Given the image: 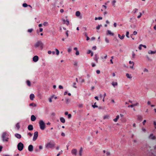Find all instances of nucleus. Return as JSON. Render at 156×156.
Returning a JSON list of instances; mask_svg holds the SVG:
<instances>
[{"label": "nucleus", "mask_w": 156, "mask_h": 156, "mask_svg": "<svg viewBox=\"0 0 156 156\" xmlns=\"http://www.w3.org/2000/svg\"><path fill=\"white\" fill-rule=\"evenodd\" d=\"M68 117L69 119H70L71 117V114H69L68 115Z\"/></svg>", "instance_id": "nucleus-53"}, {"label": "nucleus", "mask_w": 156, "mask_h": 156, "mask_svg": "<svg viewBox=\"0 0 156 156\" xmlns=\"http://www.w3.org/2000/svg\"><path fill=\"white\" fill-rule=\"evenodd\" d=\"M33 146L32 145H30L28 147V150L29 151L31 152L33 151Z\"/></svg>", "instance_id": "nucleus-8"}, {"label": "nucleus", "mask_w": 156, "mask_h": 156, "mask_svg": "<svg viewBox=\"0 0 156 156\" xmlns=\"http://www.w3.org/2000/svg\"><path fill=\"white\" fill-rule=\"evenodd\" d=\"M137 119L138 120H142V117L140 115H138L137 116Z\"/></svg>", "instance_id": "nucleus-25"}, {"label": "nucleus", "mask_w": 156, "mask_h": 156, "mask_svg": "<svg viewBox=\"0 0 156 156\" xmlns=\"http://www.w3.org/2000/svg\"><path fill=\"white\" fill-rule=\"evenodd\" d=\"M119 115H117L116 117V118L114 119L113 120L115 122H116L118 119L119 118Z\"/></svg>", "instance_id": "nucleus-23"}, {"label": "nucleus", "mask_w": 156, "mask_h": 156, "mask_svg": "<svg viewBox=\"0 0 156 156\" xmlns=\"http://www.w3.org/2000/svg\"><path fill=\"white\" fill-rule=\"evenodd\" d=\"M77 151L76 149H74L72 151L71 153L72 154L76 155L77 154Z\"/></svg>", "instance_id": "nucleus-10"}, {"label": "nucleus", "mask_w": 156, "mask_h": 156, "mask_svg": "<svg viewBox=\"0 0 156 156\" xmlns=\"http://www.w3.org/2000/svg\"><path fill=\"white\" fill-rule=\"evenodd\" d=\"M84 81H85L84 79H82V80H81V83H83Z\"/></svg>", "instance_id": "nucleus-61"}, {"label": "nucleus", "mask_w": 156, "mask_h": 156, "mask_svg": "<svg viewBox=\"0 0 156 156\" xmlns=\"http://www.w3.org/2000/svg\"><path fill=\"white\" fill-rule=\"evenodd\" d=\"M100 73V71L99 70H96V73L98 74H99Z\"/></svg>", "instance_id": "nucleus-54"}, {"label": "nucleus", "mask_w": 156, "mask_h": 156, "mask_svg": "<svg viewBox=\"0 0 156 156\" xmlns=\"http://www.w3.org/2000/svg\"><path fill=\"white\" fill-rule=\"evenodd\" d=\"M66 103H67L68 102H69L70 101V100L68 99H66Z\"/></svg>", "instance_id": "nucleus-56"}, {"label": "nucleus", "mask_w": 156, "mask_h": 156, "mask_svg": "<svg viewBox=\"0 0 156 156\" xmlns=\"http://www.w3.org/2000/svg\"><path fill=\"white\" fill-rule=\"evenodd\" d=\"M83 149L82 147H81L80 148V149L79 151V155L80 156H82V152H83Z\"/></svg>", "instance_id": "nucleus-21"}, {"label": "nucleus", "mask_w": 156, "mask_h": 156, "mask_svg": "<svg viewBox=\"0 0 156 156\" xmlns=\"http://www.w3.org/2000/svg\"><path fill=\"white\" fill-rule=\"evenodd\" d=\"M58 88L60 89H63V87L62 85H59L58 86Z\"/></svg>", "instance_id": "nucleus-49"}, {"label": "nucleus", "mask_w": 156, "mask_h": 156, "mask_svg": "<svg viewBox=\"0 0 156 156\" xmlns=\"http://www.w3.org/2000/svg\"><path fill=\"white\" fill-rule=\"evenodd\" d=\"M68 32H69V31L68 30L66 31V35L67 37H68L69 36Z\"/></svg>", "instance_id": "nucleus-43"}, {"label": "nucleus", "mask_w": 156, "mask_h": 156, "mask_svg": "<svg viewBox=\"0 0 156 156\" xmlns=\"http://www.w3.org/2000/svg\"><path fill=\"white\" fill-rule=\"evenodd\" d=\"M132 53V57L133 58H134L135 55V54L134 53V52L133 51Z\"/></svg>", "instance_id": "nucleus-38"}, {"label": "nucleus", "mask_w": 156, "mask_h": 156, "mask_svg": "<svg viewBox=\"0 0 156 156\" xmlns=\"http://www.w3.org/2000/svg\"><path fill=\"white\" fill-rule=\"evenodd\" d=\"M126 36L127 38H129V32L127 31L126 32Z\"/></svg>", "instance_id": "nucleus-34"}, {"label": "nucleus", "mask_w": 156, "mask_h": 156, "mask_svg": "<svg viewBox=\"0 0 156 156\" xmlns=\"http://www.w3.org/2000/svg\"><path fill=\"white\" fill-rule=\"evenodd\" d=\"M49 101L50 102H52V100H51V98H49Z\"/></svg>", "instance_id": "nucleus-62"}, {"label": "nucleus", "mask_w": 156, "mask_h": 156, "mask_svg": "<svg viewBox=\"0 0 156 156\" xmlns=\"http://www.w3.org/2000/svg\"><path fill=\"white\" fill-rule=\"evenodd\" d=\"M96 46H93L92 47V49L93 50H96Z\"/></svg>", "instance_id": "nucleus-46"}, {"label": "nucleus", "mask_w": 156, "mask_h": 156, "mask_svg": "<svg viewBox=\"0 0 156 156\" xmlns=\"http://www.w3.org/2000/svg\"><path fill=\"white\" fill-rule=\"evenodd\" d=\"M63 152V151L62 150H61L60 152H59V153H58L57 155V156H59L61 154H62V152Z\"/></svg>", "instance_id": "nucleus-44"}, {"label": "nucleus", "mask_w": 156, "mask_h": 156, "mask_svg": "<svg viewBox=\"0 0 156 156\" xmlns=\"http://www.w3.org/2000/svg\"><path fill=\"white\" fill-rule=\"evenodd\" d=\"M112 85L115 87V86H116L117 85V83L116 82H113L112 83Z\"/></svg>", "instance_id": "nucleus-24"}, {"label": "nucleus", "mask_w": 156, "mask_h": 156, "mask_svg": "<svg viewBox=\"0 0 156 156\" xmlns=\"http://www.w3.org/2000/svg\"><path fill=\"white\" fill-rule=\"evenodd\" d=\"M15 136L18 139H20L21 137V135L18 134V133H16L15 134Z\"/></svg>", "instance_id": "nucleus-16"}, {"label": "nucleus", "mask_w": 156, "mask_h": 156, "mask_svg": "<svg viewBox=\"0 0 156 156\" xmlns=\"http://www.w3.org/2000/svg\"><path fill=\"white\" fill-rule=\"evenodd\" d=\"M28 6L26 3H24L23 4V6L24 7H26Z\"/></svg>", "instance_id": "nucleus-37"}, {"label": "nucleus", "mask_w": 156, "mask_h": 156, "mask_svg": "<svg viewBox=\"0 0 156 156\" xmlns=\"http://www.w3.org/2000/svg\"><path fill=\"white\" fill-rule=\"evenodd\" d=\"M91 51L90 50H89L88 51V52H87V53L88 54H90V53H91Z\"/></svg>", "instance_id": "nucleus-63"}, {"label": "nucleus", "mask_w": 156, "mask_h": 156, "mask_svg": "<svg viewBox=\"0 0 156 156\" xmlns=\"http://www.w3.org/2000/svg\"><path fill=\"white\" fill-rule=\"evenodd\" d=\"M96 103L95 102L94 103V105H92V107H93V108H98V107L97 105H96Z\"/></svg>", "instance_id": "nucleus-29"}, {"label": "nucleus", "mask_w": 156, "mask_h": 156, "mask_svg": "<svg viewBox=\"0 0 156 156\" xmlns=\"http://www.w3.org/2000/svg\"><path fill=\"white\" fill-rule=\"evenodd\" d=\"M27 83L28 86H31V83L29 80L27 81Z\"/></svg>", "instance_id": "nucleus-27"}, {"label": "nucleus", "mask_w": 156, "mask_h": 156, "mask_svg": "<svg viewBox=\"0 0 156 156\" xmlns=\"http://www.w3.org/2000/svg\"><path fill=\"white\" fill-rule=\"evenodd\" d=\"M77 64H78L77 62H74V66H77Z\"/></svg>", "instance_id": "nucleus-52"}, {"label": "nucleus", "mask_w": 156, "mask_h": 156, "mask_svg": "<svg viewBox=\"0 0 156 156\" xmlns=\"http://www.w3.org/2000/svg\"><path fill=\"white\" fill-rule=\"evenodd\" d=\"M118 36L119 37L121 40L123 39L125 37V35L124 34H122V36H121L119 34Z\"/></svg>", "instance_id": "nucleus-22"}, {"label": "nucleus", "mask_w": 156, "mask_h": 156, "mask_svg": "<svg viewBox=\"0 0 156 156\" xmlns=\"http://www.w3.org/2000/svg\"><path fill=\"white\" fill-rule=\"evenodd\" d=\"M126 76L128 78L130 79H131L132 78L131 75V74H129V73H128L126 74Z\"/></svg>", "instance_id": "nucleus-20"}, {"label": "nucleus", "mask_w": 156, "mask_h": 156, "mask_svg": "<svg viewBox=\"0 0 156 156\" xmlns=\"http://www.w3.org/2000/svg\"><path fill=\"white\" fill-rule=\"evenodd\" d=\"M66 21L67 22V23H66V24L67 25H68L69 24V21L67 19L66 20Z\"/></svg>", "instance_id": "nucleus-48"}, {"label": "nucleus", "mask_w": 156, "mask_h": 156, "mask_svg": "<svg viewBox=\"0 0 156 156\" xmlns=\"http://www.w3.org/2000/svg\"><path fill=\"white\" fill-rule=\"evenodd\" d=\"M34 97H35L34 95V94H31L30 95V99L31 100H34Z\"/></svg>", "instance_id": "nucleus-14"}, {"label": "nucleus", "mask_w": 156, "mask_h": 156, "mask_svg": "<svg viewBox=\"0 0 156 156\" xmlns=\"http://www.w3.org/2000/svg\"><path fill=\"white\" fill-rule=\"evenodd\" d=\"M28 135L30 136H32V134L30 133H28Z\"/></svg>", "instance_id": "nucleus-59"}, {"label": "nucleus", "mask_w": 156, "mask_h": 156, "mask_svg": "<svg viewBox=\"0 0 156 156\" xmlns=\"http://www.w3.org/2000/svg\"><path fill=\"white\" fill-rule=\"evenodd\" d=\"M102 25H101V24L99 25L98 26H97L96 27V28L97 30H99L100 29V27H102Z\"/></svg>", "instance_id": "nucleus-33"}, {"label": "nucleus", "mask_w": 156, "mask_h": 156, "mask_svg": "<svg viewBox=\"0 0 156 156\" xmlns=\"http://www.w3.org/2000/svg\"><path fill=\"white\" fill-rule=\"evenodd\" d=\"M105 42L107 43H109V40L107 39V38H105Z\"/></svg>", "instance_id": "nucleus-40"}, {"label": "nucleus", "mask_w": 156, "mask_h": 156, "mask_svg": "<svg viewBox=\"0 0 156 156\" xmlns=\"http://www.w3.org/2000/svg\"><path fill=\"white\" fill-rule=\"evenodd\" d=\"M38 60V57L37 55L34 56L33 58V61L35 62H36Z\"/></svg>", "instance_id": "nucleus-9"}, {"label": "nucleus", "mask_w": 156, "mask_h": 156, "mask_svg": "<svg viewBox=\"0 0 156 156\" xmlns=\"http://www.w3.org/2000/svg\"><path fill=\"white\" fill-rule=\"evenodd\" d=\"M107 34H109L112 36H113L114 35V34L113 33H112L111 31L109 30H108L107 31Z\"/></svg>", "instance_id": "nucleus-15"}, {"label": "nucleus", "mask_w": 156, "mask_h": 156, "mask_svg": "<svg viewBox=\"0 0 156 156\" xmlns=\"http://www.w3.org/2000/svg\"><path fill=\"white\" fill-rule=\"evenodd\" d=\"M148 71V70L146 69H145L144 70V72H147Z\"/></svg>", "instance_id": "nucleus-57"}, {"label": "nucleus", "mask_w": 156, "mask_h": 156, "mask_svg": "<svg viewBox=\"0 0 156 156\" xmlns=\"http://www.w3.org/2000/svg\"><path fill=\"white\" fill-rule=\"evenodd\" d=\"M33 29H29L28 30V31L29 33H31L32 32Z\"/></svg>", "instance_id": "nucleus-42"}, {"label": "nucleus", "mask_w": 156, "mask_h": 156, "mask_svg": "<svg viewBox=\"0 0 156 156\" xmlns=\"http://www.w3.org/2000/svg\"><path fill=\"white\" fill-rule=\"evenodd\" d=\"M16 126L17 128L18 129H19L20 128V126L18 123L16 124Z\"/></svg>", "instance_id": "nucleus-36"}, {"label": "nucleus", "mask_w": 156, "mask_h": 156, "mask_svg": "<svg viewBox=\"0 0 156 156\" xmlns=\"http://www.w3.org/2000/svg\"><path fill=\"white\" fill-rule=\"evenodd\" d=\"M55 145V144L50 142L45 145V147L47 148H52L54 147Z\"/></svg>", "instance_id": "nucleus-5"}, {"label": "nucleus", "mask_w": 156, "mask_h": 156, "mask_svg": "<svg viewBox=\"0 0 156 156\" xmlns=\"http://www.w3.org/2000/svg\"><path fill=\"white\" fill-rule=\"evenodd\" d=\"M38 136V132L37 131H36L34 133V135L33 140L34 141H35V140H37V139Z\"/></svg>", "instance_id": "nucleus-6"}, {"label": "nucleus", "mask_w": 156, "mask_h": 156, "mask_svg": "<svg viewBox=\"0 0 156 156\" xmlns=\"http://www.w3.org/2000/svg\"><path fill=\"white\" fill-rule=\"evenodd\" d=\"M137 34V32L135 31H134L133 32V34L134 35H136Z\"/></svg>", "instance_id": "nucleus-51"}, {"label": "nucleus", "mask_w": 156, "mask_h": 156, "mask_svg": "<svg viewBox=\"0 0 156 156\" xmlns=\"http://www.w3.org/2000/svg\"><path fill=\"white\" fill-rule=\"evenodd\" d=\"M148 138L149 139L154 140L155 139L156 137L153 134H151L148 136Z\"/></svg>", "instance_id": "nucleus-7"}, {"label": "nucleus", "mask_w": 156, "mask_h": 156, "mask_svg": "<svg viewBox=\"0 0 156 156\" xmlns=\"http://www.w3.org/2000/svg\"><path fill=\"white\" fill-rule=\"evenodd\" d=\"M95 38L94 37H92L91 38V40L92 41L94 40H95Z\"/></svg>", "instance_id": "nucleus-60"}, {"label": "nucleus", "mask_w": 156, "mask_h": 156, "mask_svg": "<svg viewBox=\"0 0 156 156\" xmlns=\"http://www.w3.org/2000/svg\"><path fill=\"white\" fill-rule=\"evenodd\" d=\"M139 105V103H136V104H133L132 105H129L128 106V108H129V107L132 108L133 107L136 106H137V105Z\"/></svg>", "instance_id": "nucleus-11"}, {"label": "nucleus", "mask_w": 156, "mask_h": 156, "mask_svg": "<svg viewBox=\"0 0 156 156\" xmlns=\"http://www.w3.org/2000/svg\"><path fill=\"white\" fill-rule=\"evenodd\" d=\"M43 44L41 41H38L35 44L34 46L35 48H37L40 46L41 48L42 49L43 48Z\"/></svg>", "instance_id": "nucleus-3"}, {"label": "nucleus", "mask_w": 156, "mask_h": 156, "mask_svg": "<svg viewBox=\"0 0 156 156\" xmlns=\"http://www.w3.org/2000/svg\"><path fill=\"white\" fill-rule=\"evenodd\" d=\"M17 147L18 150L21 151H22L24 145L22 143L20 142L18 144Z\"/></svg>", "instance_id": "nucleus-4"}, {"label": "nucleus", "mask_w": 156, "mask_h": 156, "mask_svg": "<svg viewBox=\"0 0 156 156\" xmlns=\"http://www.w3.org/2000/svg\"><path fill=\"white\" fill-rule=\"evenodd\" d=\"M28 129L29 130H32L33 129V126L31 125H30L28 126Z\"/></svg>", "instance_id": "nucleus-12"}, {"label": "nucleus", "mask_w": 156, "mask_h": 156, "mask_svg": "<svg viewBox=\"0 0 156 156\" xmlns=\"http://www.w3.org/2000/svg\"><path fill=\"white\" fill-rule=\"evenodd\" d=\"M142 44H140V45L139 46V49L140 50H141V49H142L141 47H142Z\"/></svg>", "instance_id": "nucleus-45"}, {"label": "nucleus", "mask_w": 156, "mask_h": 156, "mask_svg": "<svg viewBox=\"0 0 156 156\" xmlns=\"http://www.w3.org/2000/svg\"><path fill=\"white\" fill-rule=\"evenodd\" d=\"M99 58L98 57H94V60L95 61H96V63H98V59Z\"/></svg>", "instance_id": "nucleus-31"}, {"label": "nucleus", "mask_w": 156, "mask_h": 156, "mask_svg": "<svg viewBox=\"0 0 156 156\" xmlns=\"http://www.w3.org/2000/svg\"><path fill=\"white\" fill-rule=\"evenodd\" d=\"M83 105L82 104H80L79 105H78V106L80 108H81L83 107Z\"/></svg>", "instance_id": "nucleus-47"}, {"label": "nucleus", "mask_w": 156, "mask_h": 156, "mask_svg": "<svg viewBox=\"0 0 156 156\" xmlns=\"http://www.w3.org/2000/svg\"><path fill=\"white\" fill-rule=\"evenodd\" d=\"M9 136V134L6 132H4L2 136V138L3 141H8L9 138L8 136Z\"/></svg>", "instance_id": "nucleus-1"}, {"label": "nucleus", "mask_w": 156, "mask_h": 156, "mask_svg": "<svg viewBox=\"0 0 156 156\" xmlns=\"http://www.w3.org/2000/svg\"><path fill=\"white\" fill-rule=\"evenodd\" d=\"M60 121L62 123H64L65 122V120L63 117H61L60 119Z\"/></svg>", "instance_id": "nucleus-18"}, {"label": "nucleus", "mask_w": 156, "mask_h": 156, "mask_svg": "<svg viewBox=\"0 0 156 156\" xmlns=\"http://www.w3.org/2000/svg\"><path fill=\"white\" fill-rule=\"evenodd\" d=\"M80 12L79 11H77L76 12V16L77 17H79L80 16Z\"/></svg>", "instance_id": "nucleus-19"}, {"label": "nucleus", "mask_w": 156, "mask_h": 156, "mask_svg": "<svg viewBox=\"0 0 156 156\" xmlns=\"http://www.w3.org/2000/svg\"><path fill=\"white\" fill-rule=\"evenodd\" d=\"M40 128L42 130H44L45 128V124L42 120H40L39 122Z\"/></svg>", "instance_id": "nucleus-2"}, {"label": "nucleus", "mask_w": 156, "mask_h": 156, "mask_svg": "<svg viewBox=\"0 0 156 156\" xmlns=\"http://www.w3.org/2000/svg\"><path fill=\"white\" fill-rule=\"evenodd\" d=\"M138 9H135L134 11V13H135L137 11Z\"/></svg>", "instance_id": "nucleus-58"}, {"label": "nucleus", "mask_w": 156, "mask_h": 156, "mask_svg": "<svg viewBox=\"0 0 156 156\" xmlns=\"http://www.w3.org/2000/svg\"><path fill=\"white\" fill-rule=\"evenodd\" d=\"M31 119L32 121H34L36 119V117L34 115H32L31 116Z\"/></svg>", "instance_id": "nucleus-13"}, {"label": "nucleus", "mask_w": 156, "mask_h": 156, "mask_svg": "<svg viewBox=\"0 0 156 156\" xmlns=\"http://www.w3.org/2000/svg\"><path fill=\"white\" fill-rule=\"evenodd\" d=\"M156 53V51H152L149 50L148 51V53L150 54H155Z\"/></svg>", "instance_id": "nucleus-17"}, {"label": "nucleus", "mask_w": 156, "mask_h": 156, "mask_svg": "<svg viewBox=\"0 0 156 156\" xmlns=\"http://www.w3.org/2000/svg\"><path fill=\"white\" fill-rule=\"evenodd\" d=\"M29 106H34L36 107V104H34V103H32L29 105Z\"/></svg>", "instance_id": "nucleus-35"}, {"label": "nucleus", "mask_w": 156, "mask_h": 156, "mask_svg": "<svg viewBox=\"0 0 156 156\" xmlns=\"http://www.w3.org/2000/svg\"><path fill=\"white\" fill-rule=\"evenodd\" d=\"M116 2V1L115 0H113L112 2V5H113V6L114 7H115V3Z\"/></svg>", "instance_id": "nucleus-26"}, {"label": "nucleus", "mask_w": 156, "mask_h": 156, "mask_svg": "<svg viewBox=\"0 0 156 156\" xmlns=\"http://www.w3.org/2000/svg\"><path fill=\"white\" fill-rule=\"evenodd\" d=\"M109 118V116L108 115H105V116L104 117V119H108Z\"/></svg>", "instance_id": "nucleus-41"}, {"label": "nucleus", "mask_w": 156, "mask_h": 156, "mask_svg": "<svg viewBox=\"0 0 156 156\" xmlns=\"http://www.w3.org/2000/svg\"><path fill=\"white\" fill-rule=\"evenodd\" d=\"M110 153L109 152H107L106 153V154L107 155H110Z\"/></svg>", "instance_id": "nucleus-64"}, {"label": "nucleus", "mask_w": 156, "mask_h": 156, "mask_svg": "<svg viewBox=\"0 0 156 156\" xmlns=\"http://www.w3.org/2000/svg\"><path fill=\"white\" fill-rule=\"evenodd\" d=\"M71 50L72 49L71 48H69L68 51V52L69 53L71 51Z\"/></svg>", "instance_id": "nucleus-55"}, {"label": "nucleus", "mask_w": 156, "mask_h": 156, "mask_svg": "<svg viewBox=\"0 0 156 156\" xmlns=\"http://www.w3.org/2000/svg\"><path fill=\"white\" fill-rule=\"evenodd\" d=\"M76 83L74 82L73 83V87L74 88H77V87L76 86Z\"/></svg>", "instance_id": "nucleus-39"}, {"label": "nucleus", "mask_w": 156, "mask_h": 156, "mask_svg": "<svg viewBox=\"0 0 156 156\" xmlns=\"http://www.w3.org/2000/svg\"><path fill=\"white\" fill-rule=\"evenodd\" d=\"M43 25L44 26H47L48 25V22H45L44 23Z\"/></svg>", "instance_id": "nucleus-28"}, {"label": "nucleus", "mask_w": 156, "mask_h": 156, "mask_svg": "<svg viewBox=\"0 0 156 156\" xmlns=\"http://www.w3.org/2000/svg\"><path fill=\"white\" fill-rule=\"evenodd\" d=\"M102 17H99L98 18L95 17V20H102Z\"/></svg>", "instance_id": "nucleus-30"}, {"label": "nucleus", "mask_w": 156, "mask_h": 156, "mask_svg": "<svg viewBox=\"0 0 156 156\" xmlns=\"http://www.w3.org/2000/svg\"><path fill=\"white\" fill-rule=\"evenodd\" d=\"M56 51V54L57 55H58L59 53V51L58 49L56 48L55 49Z\"/></svg>", "instance_id": "nucleus-32"}, {"label": "nucleus", "mask_w": 156, "mask_h": 156, "mask_svg": "<svg viewBox=\"0 0 156 156\" xmlns=\"http://www.w3.org/2000/svg\"><path fill=\"white\" fill-rule=\"evenodd\" d=\"M76 55H78L79 54V52L78 51H77L76 53Z\"/></svg>", "instance_id": "nucleus-50"}]
</instances>
